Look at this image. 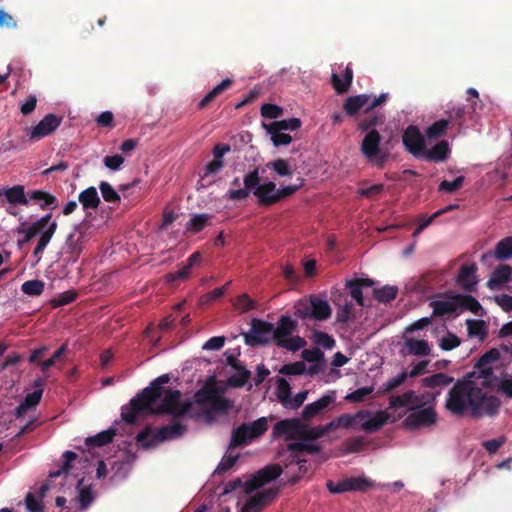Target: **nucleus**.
I'll return each instance as SVG.
<instances>
[{"label":"nucleus","instance_id":"17","mask_svg":"<svg viewBox=\"0 0 512 512\" xmlns=\"http://www.w3.org/2000/svg\"><path fill=\"white\" fill-rule=\"evenodd\" d=\"M437 413L433 407L421 408L410 413L403 424L410 429L429 427L436 423Z\"/></svg>","mask_w":512,"mask_h":512},{"label":"nucleus","instance_id":"4","mask_svg":"<svg viewBox=\"0 0 512 512\" xmlns=\"http://www.w3.org/2000/svg\"><path fill=\"white\" fill-rule=\"evenodd\" d=\"M185 431L186 427L178 422L162 426L157 430L146 426L135 439L143 448H150L157 443L179 438L184 435Z\"/></svg>","mask_w":512,"mask_h":512},{"label":"nucleus","instance_id":"43","mask_svg":"<svg viewBox=\"0 0 512 512\" xmlns=\"http://www.w3.org/2000/svg\"><path fill=\"white\" fill-rule=\"evenodd\" d=\"M83 483V479H80L77 484L79 489L78 501L81 510H86L95 499L94 492L91 486L80 488Z\"/></svg>","mask_w":512,"mask_h":512},{"label":"nucleus","instance_id":"12","mask_svg":"<svg viewBox=\"0 0 512 512\" xmlns=\"http://www.w3.org/2000/svg\"><path fill=\"white\" fill-rule=\"evenodd\" d=\"M405 149L416 158H420L426 148L424 136L415 125H409L402 134Z\"/></svg>","mask_w":512,"mask_h":512},{"label":"nucleus","instance_id":"5","mask_svg":"<svg viewBox=\"0 0 512 512\" xmlns=\"http://www.w3.org/2000/svg\"><path fill=\"white\" fill-rule=\"evenodd\" d=\"M195 401L198 405L210 404L205 411L206 415L214 413H225L230 408V402L222 396V391L215 385L214 377L195 393Z\"/></svg>","mask_w":512,"mask_h":512},{"label":"nucleus","instance_id":"40","mask_svg":"<svg viewBox=\"0 0 512 512\" xmlns=\"http://www.w3.org/2000/svg\"><path fill=\"white\" fill-rule=\"evenodd\" d=\"M397 294L398 287L393 285H385L373 291V296L379 303H389L396 298Z\"/></svg>","mask_w":512,"mask_h":512},{"label":"nucleus","instance_id":"22","mask_svg":"<svg viewBox=\"0 0 512 512\" xmlns=\"http://www.w3.org/2000/svg\"><path fill=\"white\" fill-rule=\"evenodd\" d=\"M369 101L370 96L367 94L350 96L345 100L343 108L346 114L351 117L357 115L360 110L367 113L368 111H366V107L368 106Z\"/></svg>","mask_w":512,"mask_h":512},{"label":"nucleus","instance_id":"44","mask_svg":"<svg viewBox=\"0 0 512 512\" xmlns=\"http://www.w3.org/2000/svg\"><path fill=\"white\" fill-rule=\"evenodd\" d=\"M266 166L275 172L280 177L291 176L293 170L287 160L278 158L274 161L268 162Z\"/></svg>","mask_w":512,"mask_h":512},{"label":"nucleus","instance_id":"13","mask_svg":"<svg viewBox=\"0 0 512 512\" xmlns=\"http://www.w3.org/2000/svg\"><path fill=\"white\" fill-rule=\"evenodd\" d=\"M260 172L259 168L255 167L252 171H249L243 178L244 188L229 190L226 193V197L232 201H241L245 200L249 197L250 193H253V190L256 187L262 185L260 183Z\"/></svg>","mask_w":512,"mask_h":512},{"label":"nucleus","instance_id":"38","mask_svg":"<svg viewBox=\"0 0 512 512\" xmlns=\"http://www.w3.org/2000/svg\"><path fill=\"white\" fill-rule=\"evenodd\" d=\"M455 299L457 300L458 308L461 310H468L475 315H480L482 306L475 297L471 295H456Z\"/></svg>","mask_w":512,"mask_h":512},{"label":"nucleus","instance_id":"33","mask_svg":"<svg viewBox=\"0 0 512 512\" xmlns=\"http://www.w3.org/2000/svg\"><path fill=\"white\" fill-rule=\"evenodd\" d=\"M4 194L10 204L29 205L28 195L25 193L24 186L15 185L11 188L4 189Z\"/></svg>","mask_w":512,"mask_h":512},{"label":"nucleus","instance_id":"1","mask_svg":"<svg viewBox=\"0 0 512 512\" xmlns=\"http://www.w3.org/2000/svg\"><path fill=\"white\" fill-rule=\"evenodd\" d=\"M499 358V350L491 348L477 360L471 372L454 383L445 402L452 415L481 418L498 413L500 400L492 394L497 380L492 364Z\"/></svg>","mask_w":512,"mask_h":512},{"label":"nucleus","instance_id":"24","mask_svg":"<svg viewBox=\"0 0 512 512\" xmlns=\"http://www.w3.org/2000/svg\"><path fill=\"white\" fill-rule=\"evenodd\" d=\"M449 154L450 149L448 142L442 140L433 146L430 150L425 148L421 157L425 158L427 161L439 163L445 161L449 157Z\"/></svg>","mask_w":512,"mask_h":512},{"label":"nucleus","instance_id":"55","mask_svg":"<svg viewBox=\"0 0 512 512\" xmlns=\"http://www.w3.org/2000/svg\"><path fill=\"white\" fill-rule=\"evenodd\" d=\"M233 305L242 313L254 310L256 308V302L246 293L238 296Z\"/></svg>","mask_w":512,"mask_h":512},{"label":"nucleus","instance_id":"26","mask_svg":"<svg viewBox=\"0 0 512 512\" xmlns=\"http://www.w3.org/2000/svg\"><path fill=\"white\" fill-rule=\"evenodd\" d=\"M404 347L408 355L425 357L431 353V347L428 341L424 339L408 338L404 342Z\"/></svg>","mask_w":512,"mask_h":512},{"label":"nucleus","instance_id":"9","mask_svg":"<svg viewBox=\"0 0 512 512\" xmlns=\"http://www.w3.org/2000/svg\"><path fill=\"white\" fill-rule=\"evenodd\" d=\"M243 335L246 345L251 347L263 346L274 340V325L270 322L253 318L250 331Z\"/></svg>","mask_w":512,"mask_h":512},{"label":"nucleus","instance_id":"50","mask_svg":"<svg viewBox=\"0 0 512 512\" xmlns=\"http://www.w3.org/2000/svg\"><path fill=\"white\" fill-rule=\"evenodd\" d=\"M45 284L43 281L35 279L24 282L21 290L24 294L29 296H39L44 291Z\"/></svg>","mask_w":512,"mask_h":512},{"label":"nucleus","instance_id":"29","mask_svg":"<svg viewBox=\"0 0 512 512\" xmlns=\"http://www.w3.org/2000/svg\"><path fill=\"white\" fill-rule=\"evenodd\" d=\"M454 382V378L439 372L421 379V385L425 388H445Z\"/></svg>","mask_w":512,"mask_h":512},{"label":"nucleus","instance_id":"61","mask_svg":"<svg viewBox=\"0 0 512 512\" xmlns=\"http://www.w3.org/2000/svg\"><path fill=\"white\" fill-rule=\"evenodd\" d=\"M413 396L412 393H408V391L404 392L402 395H392L389 398V408L392 409H398L402 407H408L409 408V402L411 397Z\"/></svg>","mask_w":512,"mask_h":512},{"label":"nucleus","instance_id":"32","mask_svg":"<svg viewBox=\"0 0 512 512\" xmlns=\"http://www.w3.org/2000/svg\"><path fill=\"white\" fill-rule=\"evenodd\" d=\"M233 84V80L230 78H226L222 80L219 84H217L213 89H211L203 99L198 103V109H204L207 107L212 101L215 100L220 94L229 89Z\"/></svg>","mask_w":512,"mask_h":512},{"label":"nucleus","instance_id":"34","mask_svg":"<svg viewBox=\"0 0 512 512\" xmlns=\"http://www.w3.org/2000/svg\"><path fill=\"white\" fill-rule=\"evenodd\" d=\"M116 435V429L109 428L101 431L95 436H90L85 439V444L88 447H102L111 443Z\"/></svg>","mask_w":512,"mask_h":512},{"label":"nucleus","instance_id":"25","mask_svg":"<svg viewBox=\"0 0 512 512\" xmlns=\"http://www.w3.org/2000/svg\"><path fill=\"white\" fill-rule=\"evenodd\" d=\"M477 267L475 264L462 265L458 274L457 282L468 292H472L477 284Z\"/></svg>","mask_w":512,"mask_h":512},{"label":"nucleus","instance_id":"19","mask_svg":"<svg viewBox=\"0 0 512 512\" xmlns=\"http://www.w3.org/2000/svg\"><path fill=\"white\" fill-rule=\"evenodd\" d=\"M27 195L29 203L38 205L41 210H54L59 206L57 197L46 190H31L27 192Z\"/></svg>","mask_w":512,"mask_h":512},{"label":"nucleus","instance_id":"18","mask_svg":"<svg viewBox=\"0 0 512 512\" xmlns=\"http://www.w3.org/2000/svg\"><path fill=\"white\" fill-rule=\"evenodd\" d=\"M277 190L276 183L268 181L256 187V189L253 190V195L257 198V202L260 206L269 207L277 204Z\"/></svg>","mask_w":512,"mask_h":512},{"label":"nucleus","instance_id":"36","mask_svg":"<svg viewBox=\"0 0 512 512\" xmlns=\"http://www.w3.org/2000/svg\"><path fill=\"white\" fill-rule=\"evenodd\" d=\"M78 200L84 209H96L100 204V198L98 196L97 190L93 186H90L80 192Z\"/></svg>","mask_w":512,"mask_h":512},{"label":"nucleus","instance_id":"31","mask_svg":"<svg viewBox=\"0 0 512 512\" xmlns=\"http://www.w3.org/2000/svg\"><path fill=\"white\" fill-rule=\"evenodd\" d=\"M297 328V323L287 315H282L277 323V327H274V341L283 339L291 335Z\"/></svg>","mask_w":512,"mask_h":512},{"label":"nucleus","instance_id":"6","mask_svg":"<svg viewBox=\"0 0 512 512\" xmlns=\"http://www.w3.org/2000/svg\"><path fill=\"white\" fill-rule=\"evenodd\" d=\"M382 137L376 129L366 133L360 145L362 155L372 165L382 168L389 158V151L380 147Z\"/></svg>","mask_w":512,"mask_h":512},{"label":"nucleus","instance_id":"39","mask_svg":"<svg viewBox=\"0 0 512 512\" xmlns=\"http://www.w3.org/2000/svg\"><path fill=\"white\" fill-rule=\"evenodd\" d=\"M289 453H296L301 456V453L306 452L308 454H317L321 450V446L318 444L311 443L310 441L302 440V442L289 443L287 445Z\"/></svg>","mask_w":512,"mask_h":512},{"label":"nucleus","instance_id":"16","mask_svg":"<svg viewBox=\"0 0 512 512\" xmlns=\"http://www.w3.org/2000/svg\"><path fill=\"white\" fill-rule=\"evenodd\" d=\"M304 429V423L298 418L284 419L278 421L272 430L273 437L285 436L288 440L300 439L302 436V430Z\"/></svg>","mask_w":512,"mask_h":512},{"label":"nucleus","instance_id":"46","mask_svg":"<svg viewBox=\"0 0 512 512\" xmlns=\"http://www.w3.org/2000/svg\"><path fill=\"white\" fill-rule=\"evenodd\" d=\"M301 120L299 118H290L279 121H274L269 124V128H272L274 131H295L301 127Z\"/></svg>","mask_w":512,"mask_h":512},{"label":"nucleus","instance_id":"52","mask_svg":"<svg viewBox=\"0 0 512 512\" xmlns=\"http://www.w3.org/2000/svg\"><path fill=\"white\" fill-rule=\"evenodd\" d=\"M263 127L266 131L271 134V140L274 146L279 147L282 145H289L292 141V137L289 134L282 133V131H274L272 128H269V124L263 123Z\"/></svg>","mask_w":512,"mask_h":512},{"label":"nucleus","instance_id":"60","mask_svg":"<svg viewBox=\"0 0 512 512\" xmlns=\"http://www.w3.org/2000/svg\"><path fill=\"white\" fill-rule=\"evenodd\" d=\"M464 180L465 177L462 175L456 177L453 181L443 180L442 182H440L438 190L447 193H454L455 191L462 187Z\"/></svg>","mask_w":512,"mask_h":512},{"label":"nucleus","instance_id":"14","mask_svg":"<svg viewBox=\"0 0 512 512\" xmlns=\"http://www.w3.org/2000/svg\"><path fill=\"white\" fill-rule=\"evenodd\" d=\"M63 116L49 113L34 126L29 133V139L33 141L41 140L51 135L62 123Z\"/></svg>","mask_w":512,"mask_h":512},{"label":"nucleus","instance_id":"64","mask_svg":"<svg viewBox=\"0 0 512 512\" xmlns=\"http://www.w3.org/2000/svg\"><path fill=\"white\" fill-rule=\"evenodd\" d=\"M461 341L458 336L453 333H448L446 336L442 337L439 342V346L444 351H451L458 346H460Z\"/></svg>","mask_w":512,"mask_h":512},{"label":"nucleus","instance_id":"56","mask_svg":"<svg viewBox=\"0 0 512 512\" xmlns=\"http://www.w3.org/2000/svg\"><path fill=\"white\" fill-rule=\"evenodd\" d=\"M294 315L300 319L312 318V307L310 300H299L294 305Z\"/></svg>","mask_w":512,"mask_h":512},{"label":"nucleus","instance_id":"28","mask_svg":"<svg viewBox=\"0 0 512 512\" xmlns=\"http://www.w3.org/2000/svg\"><path fill=\"white\" fill-rule=\"evenodd\" d=\"M512 268L507 264H502L497 267L488 280L487 285L490 289L500 288L503 284H505L511 277Z\"/></svg>","mask_w":512,"mask_h":512},{"label":"nucleus","instance_id":"8","mask_svg":"<svg viewBox=\"0 0 512 512\" xmlns=\"http://www.w3.org/2000/svg\"><path fill=\"white\" fill-rule=\"evenodd\" d=\"M268 429L266 417H260L252 423H242L233 430L229 449L245 445L248 440L258 438Z\"/></svg>","mask_w":512,"mask_h":512},{"label":"nucleus","instance_id":"20","mask_svg":"<svg viewBox=\"0 0 512 512\" xmlns=\"http://www.w3.org/2000/svg\"><path fill=\"white\" fill-rule=\"evenodd\" d=\"M335 391H330L328 394L322 396L315 402H312L304 407L301 416L304 421H309L320 414L330 404L335 401Z\"/></svg>","mask_w":512,"mask_h":512},{"label":"nucleus","instance_id":"47","mask_svg":"<svg viewBox=\"0 0 512 512\" xmlns=\"http://www.w3.org/2000/svg\"><path fill=\"white\" fill-rule=\"evenodd\" d=\"M448 125H449V120L440 119V120L434 122L432 125H430L426 129L425 134L429 139L440 138L441 136L445 135Z\"/></svg>","mask_w":512,"mask_h":512},{"label":"nucleus","instance_id":"53","mask_svg":"<svg viewBox=\"0 0 512 512\" xmlns=\"http://www.w3.org/2000/svg\"><path fill=\"white\" fill-rule=\"evenodd\" d=\"M312 340L325 349H332L336 344L335 339L331 335L317 330L313 332Z\"/></svg>","mask_w":512,"mask_h":512},{"label":"nucleus","instance_id":"7","mask_svg":"<svg viewBox=\"0 0 512 512\" xmlns=\"http://www.w3.org/2000/svg\"><path fill=\"white\" fill-rule=\"evenodd\" d=\"M164 393V397L159 406L154 409H151V413L155 415L161 414H169L173 418H178L187 414L191 407L192 403L189 400L184 402L181 401L182 394L179 390H174L171 388L164 389L162 394Z\"/></svg>","mask_w":512,"mask_h":512},{"label":"nucleus","instance_id":"35","mask_svg":"<svg viewBox=\"0 0 512 512\" xmlns=\"http://www.w3.org/2000/svg\"><path fill=\"white\" fill-rule=\"evenodd\" d=\"M430 306L433 308L432 317L435 316H445L451 313H454L458 309L457 300L455 296L452 300L444 301V300H436L431 301Z\"/></svg>","mask_w":512,"mask_h":512},{"label":"nucleus","instance_id":"42","mask_svg":"<svg viewBox=\"0 0 512 512\" xmlns=\"http://www.w3.org/2000/svg\"><path fill=\"white\" fill-rule=\"evenodd\" d=\"M276 397L285 408L291 397V386L285 378H278L276 382Z\"/></svg>","mask_w":512,"mask_h":512},{"label":"nucleus","instance_id":"3","mask_svg":"<svg viewBox=\"0 0 512 512\" xmlns=\"http://www.w3.org/2000/svg\"><path fill=\"white\" fill-rule=\"evenodd\" d=\"M57 228V222L52 221V213H47L29 224L27 227H21L18 229V234L24 235L23 239L18 240V245L19 247H22L25 243H28L35 236L39 235L37 244L33 250V256L39 260L56 233Z\"/></svg>","mask_w":512,"mask_h":512},{"label":"nucleus","instance_id":"59","mask_svg":"<svg viewBox=\"0 0 512 512\" xmlns=\"http://www.w3.org/2000/svg\"><path fill=\"white\" fill-rule=\"evenodd\" d=\"M99 189L101 191L103 199L106 202L115 203V202L120 201L119 194L108 182H105V181L100 182Z\"/></svg>","mask_w":512,"mask_h":512},{"label":"nucleus","instance_id":"54","mask_svg":"<svg viewBox=\"0 0 512 512\" xmlns=\"http://www.w3.org/2000/svg\"><path fill=\"white\" fill-rule=\"evenodd\" d=\"M66 351L67 344H63L53 353L49 359L39 362L41 371L43 373H47L48 369L54 366L56 362L66 353Z\"/></svg>","mask_w":512,"mask_h":512},{"label":"nucleus","instance_id":"58","mask_svg":"<svg viewBox=\"0 0 512 512\" xmlns=\"http://www.w3.org/2000/svg\"><path fill=\"white\" fill-rule=\"evenodd\" d=\"M374 391V387H361L356 389L355 391L347 394L345 396V400L351 403H359L365 400V398L370 395Z\"/></svg>","mask_w":512,"mask_h":512},{"label":"nucleus","instance_id":"62","mask_svg":"<svg viewBox=\"0 0 512 512\" xmlns=\"http://www.w3.org/2000/svg\"><path fill=\"white\" fill-rule=\"evenodd\" d=\"M407 378H408V372L402 371L396 377L389 379L381 388V392L388 393V392L395 390L400 385H402L406 381Z\"/></svg>","mask_w":512,"mask_h":512},{"label":"nucleus","instance_id":"41","mask_svg":"<svg viewBox=\"0 0 512 512\" xmlns=\"http://www.w3.org/2000/svg\"><path fill=\"white\" fill-rule=\"evenodd\" d=\"M211 216L208 214H195L186 224V230L192 233H199L202 231L210 220Z\"/></svg>","mask_w":512,"mask_h":512},{"label":"nucleus","instance_id":"48","mask_svg":"<svg viewBox=\"0 0 512 512\" xmlns=\"http://www.w3.org/2000/svg\"><path fill=\"white\" fill-rule=\"evenodd\" d=\"M235 371L236 373L229 377L228 384L235 388L243 387L251 377V372L246 369L245 366H242Z\"/></svg>","mask_w":512,"mask_h":512},{"label":"nucleus","instance_id":"37","mask_svg":"<svg viewBox=\"0 0 512 512\" xmlns=\"http://www.w3.org/2000/svg\"><path fill=\"white\" fill-rule=\"evenodd\" d=\"M493 256L500 261L512 258V236H507L496 244Z\"/></svg>","mask_w":512,"mask_h":512},{"label":"nucleus","instance_id":"30","mask_svg":"<svg viewBox=\"0 0 512 512\" xmlns=\"http://www.w3.org/2000/svg\"><path fill=\"white\" fill-rule=\"evenodd\" d=\"M312 307V318L318 321H324L331 316V307L326 300L316 296L310 297Z\"/></svg>","mask_w":512,"mask_h":512},{"label":"nucleus","instance_id":"49","mask_svg":"<svg viewBox=\"0 0 512 512\" xmlns=\"http://www.w3.org/2000/svg\"><path fill=\"white\" fill-rule=\"evenodd\" d=\"M347 489L349 491H366L368 488L372 487L373 482L365 477H350L346 478Z\"/></svg>","mask_w":512,"mask_h":512},{"label":"nucleus","instance_id":"15","mask_svg":"<svg viewBox=\"0 0 512 512\" xmlns=\"http://www.w3.org/2000/svg\"><path fill=\"white\" fill-rule=\"evenodd\" d=\"M287 484H296L308 471L307 460L300 455L289 453L285 461Z\"/></svg>","mask_w":512,"mask_h":512},{"label":"nucleus","instance_id":"10","mask_svg":"<svg viewBox=\"0 0 512 512\" xmlns=\"http://www.w3.org/2000/svg\"><path fill=\"white\" fill-rule=\"evenodd\" d=\"M86 228L84 223L75 224L64 243V253L68 255V262L76 263L83 252Z\"/></svg>","mask_w":512,"mask_h":512},{"label":"nucleus","instance_id":"51","mask_svg":"<svg viewBox=\"0 0 512 512\" xmlns=\"http://www.w3.org/2000/svg\"><path fill=\"white\" fill-rule=\"evenodd\" d=\"M384 115L383 114H372L369 116H366L365 118L361 119L358 123V129L361 131H370L371 129H374V127L382 124L384 122Z\"/></svg>","mask_w":512,"mask_h":512},{"label":"nucleus","instance_id":"27","mask_svg":"<svg viewBox=\"0 0 512 512\" xmlns=\"http://www.w3.org/2000/svg\"><path fill=\"white\" fill-rule=\"evenodd\" d=\"M371 415V411L369 410H359L355 414H342L338 417V424L341 428L350 429L357 428L364 419Z\"/></svg>","mask_w":512,"mask_h":512},{"label":"nucleus","instance_id":"45","mask_svg":"<svg viewBox=\"0 0 512 512\" xmlns=\"http://www.w3.org/2000/svg\"><path fill=\"white\" fill-rule=\"evenodd\" d=\"M275 343L278 347L285 348L293 352L302 349L306 345L305 339L300 336H294L291 338L285 337L283 339H278Z\"/></svg>","mask_w":512,"mask_h":512},{"label":"nucleus","instance_id":"2","mask_svg":"<svg viewBox=\"0 0 512 512\" xmlns=\"http://www.w3.org/2000/svg\"><path fill=\"white\" fill-rule=\"evenodd\" d=\"M170 381L168 374H163L154 379L150 386L144 388L134 398L130 400L129 407L122 409L121 417L123 421L129 425L135 424L140 412L150 409L151 404L156 402L163 391V384Z\"/></svg>","mask_w":512,"mask_h":512},{"label":"nucleus","instance_id":"11","mask_svg":"<svg viewBox=\"0 0 512 512\" xmlns=\"http://www.w3.org/2000/svg\"><path fill=\"white\" fill-rule=\"evenodd\" d=\"M283 470L279 464H269L258 470L249 480L245 481V492L251 493L263 485L277 479Z\"/></svg>","mask_w":512,"mask_h":512},{"label":"nucleus","instance_id":"23","mask_svg":"<svg viewBox=\"0 0 512 512\" xmlns=\"http://www.w3.org/2000/svg\"><path fill=\"white\" fill-rule=\"evenodd\" d=\"M366 421L361 423V429L367 433L377 432L384 426L390 419V414L386 411L371 412Z\"/></svg>","mask_w":512,"mask_h":512},{"label":"nucleus","instance_id":"57","mask_svg":"<svg viewBox=\"0 0 512 512\" xmlns=\"http://www.w3.org/2000/svg\"><path fill=\"white\" fill-rule=\"evenodd\" d=\"M230 283H231V281L227 282L222 287L215 288L214 290H212L208 293H205L204 295L201 296L200 303L202 305H209L212 302H214L215 300L221 298L225 294L226 288L230 285Z\"/></svg>","mask_w":512,"mask_h":512},{"label":"nucleus","instance_id":"63","mask_svg":"<svg viewBox=\"0 0 512 512\" xmlns=\"http://www.w3.org/2000/svg\"><path fill=\"white\" fill-rule=\"evenodd\" d=\"M78 294L74 290H68L63 293H61L57 298L52 300V306L53 307H61L68 305L72 302H74L77 298Z\"/></svg>","mask_w":512,"mask_h":512},{"label":"nucleus","instance_id":"21","mask_svg":"<svg viewBox=\"0 0 512 512\" xmlns=\"http://www.w3.org/2000/svg\"><path fill=\"white\" fill-rule=\"evenodd\" d=\"M276 489H269L250 497L242 507V512H261L262 508L277 495Z\"/></svg>","mask_w":512,"mask_h":512}]
</instances>
